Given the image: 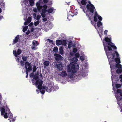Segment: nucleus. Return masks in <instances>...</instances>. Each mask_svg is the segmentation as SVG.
<instances>
[{
    "instance_id": "nucleus-56",
    "label": "nucleus",
    "mask_w": 122,
    "mask_h": 122,
    "mask_svg": "<svg viewBox=\"0 0 122 122\" xmlns=\"http://www.w3.org/2000/svg\"><path fill=\"white\" fill-rule=\"evenodd\" d=\"M108 32V31L107 30H105L104 31V34L105 35H106Z\"/></svg>"
},
{
    "instance_id": "nucleus-25",
    "label": "nucleus",
    "mask_w": 122,
    "mask_h": 122,
    "mask_svg": "<svg viewBox=\"0 0 122 122\" xmlns=\"http://www.w3.org/2000/svg\"><path fill=\"white\" fill-rule=\"evenodd\" d=\"M1 112V115H4V114L5 113V109L4 108H2L0 110Z\"/></svg>"
},
{
    "instance_id": "nucleus-18",
    "label": "nucleus",
    "mask_w": 122,
    "mask_h": 122,
    "mask_svg": "<svg viewBox=\"0 0 122 122\" xmlns=\"http://www.w3.org/2000/svg\"><path fill=\"white\" fill-rule=\"evenodd\" d=\"M67 75L66 71H62L61 74V76H66Z\"/></svg>"
},
{
    "instance_id": "nucleus-26",
    "label": "nucleus",
    "mask_w": 122,
    "mask_h": 122,
    "mask_svg": "<svg viewBox=\"0 0 122 122\" xmlns=\"http://www.w3.org/2000/svg\"><path fill=\"white\" fill-rule=\"evenodd\" d=\"M72 42L71 41H70L68 44V48H70L72 46Z\"/></svg>"
},
{
    "instance_id": "nucleus-57",
    "label": "nucleus",
    "mask_w": 122,
    "mask_h": 122,
    "mask_svg": "<svg viewBox=\"0 0 122 122\" xmlns=\"http://www.w3.org/2000/svg\"><path fill=\"white\" fill-rule=\"evenodd\" d=\"M30 31L28 30L26 32V35H28L30 34Z\"/></svg>"
},
{
    "instance_id": "nucleus-24",
    "label": "nucleus",
    "mask_w": 122,
    "mask_h": 122,
    "mask_svg": "<svg viewBox=\"0 0 122 122\" xmlns=\"http://www.w3.org/2000/svg\"><path fill=\"white\" fill-rule=\"evenodd\" d=\"M59 51L60 53L62 55L63 54V47H61L59 48Z\"/></svg>"
},
{
    "instance_id": "nucleus-9",
    "label": "nucleus",
    "mask_w": 122,
    "mask_h": 122,
    "mask_svg": "<svg viewBox=\"0 0 122 122\" xmlns=\"http://www.w3.org/2000/svg\"><path fill=\"white\" fill-rule=\"evenodd\" d=\"M63 65L61 63L58 64L57 62H55L54 63V66L55 67L57 68L59 71H61L62 70Z\"/></svg>"
},
{
    "instance_id": "nucleus-41",
    "label": "nucleus",
    "mask_w": 122,
    "mask_h": 122,
    "mask_svg": "<svg viewBox=\"0 0 122 122\" xmlns=\"http://www.w3.org/2000/svg\"><path fill=\"white\" fill-rule=\"evenodd\" d=\"M40 90V92H41V93L42 94H43L45 92V91L42 89H39Z\"/></svg>"
},
{
    "instance_id": "nucleus-15",
    "label": "nucleus",
    "mask_w": 122,
    "mask_h": 122,
    "mask_svg": "<svg viewBox=\"0 0 122 122\" xmlns=\"http://www.w3.org/2000/svg\"><path fill=\"white\" fill-rule=\"evenodd\" d=\"M5 3L3 2H1L0 4V13L2 12V10L1 8L3 10L5 9Z\"/></svg>"
},
{
    "instance_id": "nucleus-48",
    "label": "nucleus",
    "mask_w": 122,
    "mask_h": 122,
    "mask_svg": "<svg viewBox=\"0 0 122 122\" xmlns=\"http://www.w3.org/2000/svg\"><path fill=\"white\" fill-rule=\"evenodd\" d=\"M42 7L40 5L37 7V8L38 10H40L42 8Z\"/></svg>"
},
{
    "instance_id": "nucleus-11",
    "label": "nucleus",
    "mask_w": 122,
    "mask_h": 122,
    "mask_svg": "<svg viewBox=\"0 0 122 122\" xmlns=\"http://www.w3.org/2000/svg\"><path fill=\"white\" fill-rule=\"evenodd\" d=\"M54 89V88L53 85L52 84H49L48 85V86L47 87L46 91L50 92L52 91Z\"/></svg>"
},
{
    "instance_id": "nucleus-64",
    "label": "nucleus",
    "mask_w": 122,
    "mask_h": 122,
    "mask_svg": "<svg viewBox=\"0 0 122 122\" xmlns=\"http://www.w3.org/2000/svg\"><path fill=\"white\" fill-rule=\"evenodd\" d=\"M34 29L33 28H32L31 29V32H33L34 31Z\"/></svg>"
},
{
    "instance_id": "nucleus-53",
    "label": "nucleus",
    "mask_w": 122,
    "mask_h": 122,
    "mask_svg": "<svg viewBox=\"0 0 122 122\" xmlns=\"http://www.w3.org/2000/svg\"><path fill=\"white\" fill-rule=\"evenodd\" d=\"M48 41L50 43H51L52 44H53V41L52 40H51L50 39H48Z\"/></svg>"
},
{
    "instance_id": "nucleus-5",
    "label": "nucleus",
    "mask_w": 122,
    "mask_h": 122,
    "mask_svg": "<svg viewBox=\"0 0 122 122\" xmlns=\"http://www.w3.org/2000/svg\"><path fill=\"white\" fill-rule=\"evenodd\" d=\"M33 78L36 81L35 84L36 85L38 86V88H40L42 87V85L43 83L42 80L41 79H40L39 77H30Z\"/></svg>"
},
{
    "instance_id": "nucleus-20",
    "label": "nucleus",
    "mask_w": 122,
    "mask_h": 122,
    "mask_svg": "<svg viewBox=\"0 0 122 122\" xmlns=\"http://www.w3.org/2000/svg\"><path fill=\"white\" fill-rule=\"evenodd\" d=\"M43 64L44 65L47 66H49L50 64V62L49 61H46L44 62Z\"/></svg>"
},
{
    "instance_id": "nucleus-59",
    "label": "nucleus",
    "mask_w": 122,
    "mask_h": 122,
    "mask_svg": "<svg viewBox=\"0 0 122 122\" xmlns=\"http://www.w3.org/2000/svg\"><path fill=\"white\" fill-rule=\"evenodd\" d=\"M33 11L36 13H37V10L36 8H34L33 9Z\"/></svg>"
},
{
    "instance_id": "nucleus-50",
    "label": "nucleus",
    "mask_w": 122,
    "mask_h": 122,
    "mask_svg": "<svg viewBox=\"0 0 122 122\" xmlns=\"http://www.w3.org/2000/svg\"><path fill=\"white\" fill-rule=\"evenodd\" d=\"M80 59L82 61H83L85 59L84 57L82 56H81L80 57Z\"/></svg>"
},
{
    "instance_id": "nucleus-60",
    "label": "nucleus",
    "mask_w": 122,
    "mask_h": 122,
    "mask_svg": "<svg viewBox=\"0 0 122 122\" xmlns=\"http://www.w3.org/2000/svg\"><path fill=\"white\" fill-rule=\"evenodd\" d=\"M43 2L44 3H47L48 2V0H43Z\"/></svg>"
},
{
    "instance_id": "nucleus-12",
    "label": "nucleus",
    "mask_w": 122,
    "mask_h": 122,
    "mask_svg": "<svg viewBox=\"0 0 122 122\" xmlns=\"http://www.w3.org/2000/svg\"><path fill=\"white\" fill-rule=\"evenodd\" d=\"M54 56H55V59L57 61H61L62 60V57L60 55L57 54H55Z\"/></svg>"
},
{
    "instance_id": "nucleus-17",
    "label": "nucleus",
    "mask_w": 122,
    "mask_h": 122,
    "mask_svg": "<svg viewBox=\"0 0 122 122\" xmlns=\"http://www.w3.org/2000/svg\"><path fill=\"white\" fill-rule=\"evenodd\" d=\"M115 66L116 68H122V66L121 64H120V63L116 64Z\"/></svg>"
},
{
    "instance_id": "nucleus-49",
    "label": "nucleus",
    "mask_w": 122,
    "mask_h": 122,
    "mask_svg": "<svg viewBox=\"0 0 122 122\" xmlns=\"http://www.w3.org/2000/svg\"><path fill=\"white\" fill-rule=\"evenodd\" d=\"M12 119L10 120V122H13L15 121V119L14 118H11Z\"/></svg>"
},
{
    "instance_id": "nucleus-7",
    "label": "nucleus",
    "mask_w": 122,
    "mask_h": 122,
    "mask_svg": "<svg viewBox=\"0 0 122 122\" xmlns=\"http://www.w3.org/2000/svg\"><path fill=\"white\" fill-rule=\"evenodd\" d=\"M25 68L26 69V71L28 72H30L32 70L31 65L28 61L25 62Z\"/></svg>"
},
{
    "instance_id": "nucleus-28",
    "label": "nucleus",
    "mask_w": 122,
    "mask_h": 122,
    "mask_svg": "<svg viewBox=\"0 0 122 122\" xmlns=\"http://www.w3.org/2000/svg\"><path fill=\"white\" fill-rule=\"evenodd\" d=\"M8 116L10 119H11L13 117V114L11 112L8 113Z\"/></svg>"
},
{
    "instance_id": "nucleus-21",
    "label": "nucleus",
    "mask_w": 122,
    "mask_h": 122,
    "mask_svg": "<svg viewBox=\"0 0 122 122\" xmlns=\"http://www.w3.org/2000/svg\"><path fill=\"white\" fill-rule=\"evenodd\" d=\"M61 44L64 46H66L67 44L66 41L65 40H63L61 41Z\"/></svg>"
},
{
    "instance_id": "nucleus-38",
    "label": "nucleus",
    "mask_w": 122,
    "mask_h": 122,
    "mask_svg": "<svg viewBox=\"0 0 122 122\" xmlns=\"http://www.w3.org/2000/svg\"><path fill=\"white\" fill-rule=\"evenodd\" d=\"M29 2L30 5L32 6L34 4L33 0H29Z\"/></svg>"
},
{
    "instance_id": "nucleus-4",
    "label": "nucleus",
    "mask_w": 122,
    "mask_h": 122,
    "mask_svg": "<svg viewBox=\"0 0 122 122\" xmlns=\"http://www.w3.org/2000/svg\"><path fill=\"white\" fill-rule=\"evenodd\" d=\"M86 7L87 10L85 12L86 16H87L89 18V19L91 20V17L89 16V14H90L91 13H93L94 12V10L95 9V8L94 5L92 4L91 5L87 4L86 5Z\"/></svg>"
},
{
    "instance_id": "nucleus-36",
    "label": "nucleus",
    "mask_w": 122,
    "mask_h": 122,
    "mask_svg": "<svg viewBox=\"0 0 122 122\" xmlns=\"http://www.w3.org/2000/svg\"><path fill=\"white\" fill-rule=\"evenodd\" d=\"M40 23V21L39 20H37L34 22V25L35 26H36L38 25Z\"/></svg>"
},
{
    "instance_id": "nucleus-45",
    "label": "nucleus",
    "mask_w": 122,
    "mask_h": 122,
    "mask_svg": "<svg viewBox=\"0 0 122 122\" xmlns=\"http://www.w3.org/2000/svg\"><path fill=\"white\" fill-rule=\"evenodd\" d=\"M117 93L120 94L122 92V90L121 89H118L117 90Z\"/></svg>"
},
{
    "instance_id": "nucleus-62",
    "label": "nucleus",
    "mask_w": 122,
    "mask_h": 122,
    "mask_svg": "<svg viewBox=\"0 0 122 122\" xmlns=\"http://www.w3.org/2000/svg\"><path fill=\"white\" fill-rule=\"evenodd\" d=\"M28 22L27 21L25 22L24 23V25H28Z\"/></svg>"
},
{
    "instance_id": "nucleus-10",
    "label": "nucleus",
    "mask_w": 122,
    "mask_h": 122,
    "mask_svg": "<svg viewBox=\"0 0 122 122\" xmlns=\"http://www.w3.org/2000/svg\"><path fill=\"white\" fill-rule=\"evenodd\" d=\"M22 51L20 49H18L17 51V52L16 50H14L13 51V53L14 55L16 57H17V55H20L22 53Z\"/></svg>"
},
{
    "instance_id": "nucleus-55",
    "label": "nucleus",
    "mask_w": 122,
    "mask_h": 122,
    "mask_svg": "<svg viewBox=\"0 0 122 122\" xmlns=\"http://www.w3.org/2000/svg\"><path fill=\"white\" fill-rule=\"evenodd\" d=\"M39 73L38 71H37L36 72V75L34 76H39Z\"/></svg>"
},
{
    "instance_id": "nucleus-58",
    "label": "nucleus",
    "mask_w": 122,
    "mask_h": 122,
    "mask_svg": "<svg viewBox=\"0 0 122 122\" xmlns=\"http://www.w3.org/2000/svg\"><path fill=\"white\" fill-rule=\"evenodd\" d=\"M33 23L31 22L28 25L29 26H31L33 25Z\"/></svg>"
},
{
    "instance_id": "nucleus-43",
    "label": "nucleus",
    "mask_w": 122,
    "mask_h": 122,
    "mask_svg": "<svg viewBox=\"0 0 122 122\" xmlns=\"http://www.w3.org/2000/svg\"><path fill=\"white\" fill-rule=\"evenodd\" d=\"M41 11L42 12V13H46V11H47V10H46L42 9L41 10Z\"/></svg>"
},
{
    "instance_id": "nucleus-37",
    "label": "nucleus",
    "mask_w": 122,
    "mask_h": 122,
    "mask_svg": "<svg viewBox=\"0 0 122 122\" xmlns=\"http://www.w3.org/2000/svg\"><path fill=\"white\" fill-rule=\"evenodd\" d=\"M115 86L116 88H120L121 86V85L119 84H116Z\"/></svg>"
},
{
    "instance_id": "nucleus-51",
    "label": "nucleus",
    "mask_w": 122,
    "mask_h": 122,
    "mask_svg": "<svg viewBox=\"0 0 122 122\" xmlns=\"http://www.w3.org/2000/svg\"><path fill=\"white\" fill-rule=\"evenodd\" d=\"M35 80L34 79H32V83L33 84V85H35V82H36V81H35Z\"/></svg>"
},
{
    "instance_id": "nucleus-8",
    "label": "nucleus",
    "mask_w": 122,
    "mask_h": 122,
    "mask_svg": "<svg viewBox=\"0 0 122 122\" xmlns=\"http://www.w3.org/2000/svg\"><path fill=\"white\" fill-rule=\"evenodd\" d=\"M94 16V20L95 22H96L97 21V18H98L99 21H101L102 20V18L100 15H99L97 11H96L95 12Z\"/></svg>"
},
{
    "instance_id": "nucleus-32",
    "label": "nucleus",
    "mask_w": 122,
    "mask_h": 122,
    "mask_svg": "<svg viewBox=\"0 0 122 122\" xmlns=\"http://www.w3.org/2000/svg\"><path fill=\"white\" fill-rule=\"evenodd\" d=\"M22 59L23 61H24L26 62L27 61V57L25 56H23L22 57Z\"/></svg>"
},
{
    "instance_id": "nucleus-44",
    "label": "nucleus",
    "mask_w": 122,
    "mask_h": 122,
    "mask_svg": "<svg viewBox=\"0 0 122 122\" xmlns=\"http://www.w3.org/2000/svg\"><path fill=\"white\" fill-rule=\"evenodd\" d=\"M75 56L76 57L78 58L80 56V54L79 53H76L75 55Z\"/></svg>"
},
{
    "instance_id": "nucleus-47",
    "label": "nucleus",
    "mask_w": 122,
    "mask_h": 122,
    "mask_svg": "<svg viewBox=\"0 0 122 122\" xmlns=\"http://www.w3.org/2000/svg\"><path fill=\"white\" fill-rule=\"evenodd\" d=\"M77 51V49L76 48H74L73 50V51L74 53H76Z\"/></svg>"
},
{
    "instance_id": "nucleus-2",
    "label": "nucleus",
    "mask_w": 122,
    "mask_h": 122,
    "mask_svg": "<svg viewBox=\"0 0 122 122\" xmlns=\"http://www.w3.org/2000/svg\"><path fill=\"white\" fill-rule=\"evenodd\" d=\"M55 77L56 80L57 81L63 84H65L66 81H71L73 80L75 81H78L79 79L77 81H76L75 78L77 79V77Z\"/></svg>"
},
{
    "instance_id": "nucleus-46",
    "label": "nucleus",
    "mask_w": 122,
    "mask_h": 122,
    "mask_svg": "<svg viewBox=\"0 0 122 122\" xmlns=\"http://www.w3.org/2000/svg\"><path fill=\"white\" fill-rule=\"evenodd\" d=\"M41 15L43 18H45L46 16L45 13H41Z\"/></svg>"
},
{
    "instance_id": "nucleus-34",
    "label": "nucleus",
    "mask_w": 122,
    "mask_h": 122,
    "mask_svg": "<svg viewBox=\"0 0 122 122\" xmlns=\"http://www.w3.org/2000/svg\"><path fill=\"white\" fill-rule=\"evenodd\" d=\"M28 26H25L24 27L23 29V31L24 32L26 31L28 29Z\"/></svg>"
},
{
    "instance_id": "nucleus-22",
    "label": "nucleus",
    "mask_w": 122,
    "mask_h": 122,
    "mask_svg": "<svg viewBox=\"0 0 122 122\" xmlns=\"http://www.w3.org/2000/svg\"><path fill=\"white\" fill-rule=\"evenodd\" d=\"M54 9L53 8H50L47 10V12L48 13H52Z\"/></svg>"
},
{
    "instance_id": "nucleus-40",
    "label": "nucleus",
    "mask_w": 122,
    "mask_h": 122,
    "mask_svg": "<svg viewBox=\"0 0 122 122\" xmlns=\"http://www.w3.org/2000/svg\"><path fill=\"white\" fill-rule=\"evenodd\" d=\"M31 20V18L30 17H29L28 19H27V21L28 22V23H29L30 22Z\"/></svg>"
},
{
    "instance_id": "nucleus-19",
    "label": "nucleus",
    "mask_w": 122,
    "mask_h": 122,
    "mask_svg": "<svg viewBox=\"0 0 122 122\" xmlns=\"http://www.w3.org/2000/svg\"><path fill=\"white\" fill-rule=\"evenodd\" d=\"M61 40H57L56 41V44L57 46H59L61 44Z\"/></svg>"
},
{
    "instance_id": "nucleus-29",
    "label": "nucleus",
    "mask_w": 122,
    "mask_h": 122,
    "mask_svg": "<svg viewBox=\"0 0 122 122\" xmlns=\"http://www.w3.org/2000/svg\"><path fill=\"white\" fill-rule=\"evenodd\" d=\"M67 70L69 72H71V68L69 65H68L67 66Z\"/></svg>"
},
{
    "instance_id": "nucleus-33",
    "label": "nucleus",
    "mask_w": 122,
    "mask_h": 122,
    "mask_svg": "<svg viewBox=\"0 0 122 122\" xmlns=\"http://www.w3.org/2000/svg\"><path fill=\"white\" fill-rule=\"evenodd\" d=\"M5 110L6 112H8V113L9 112H10V110L9 108L7 106L5 109Z\"/></svg>"
},
{
    "instance_id": "nucleus-63",
    "label": "nucleus",
    "mask_w": 122,
    "mask_h": 122,
    "mask_svg": "<svg viewBox=\"0 0 122 122\" xmlns=\"http://www.w3.org/2000/svg\"><path fill=\"white\" fill-rule=\"evenodd\" d=\"M36 5L37 6V7H38V6H39L40 5V4L39 3L37 2L36 3Z\"/></svg>"
},
{
    "instance_id": "nucleus-1",
    "label": "nucleus",
    "mask_w": 122,
    "mask_h": 122,
    "mask_svg": "<svg viewBox=\"0 0 122 122\" xmlns=\"http://www.w3.org/2000/svg\"><path fill=\"white\" fill-rule=\"evenodd\" d=\"M105 41L107 42L106 43H103V45L105 51L106 55L108 58H110V55L112 53V48L114 50L117 49V47L111 41V38L108 37H106L104 39Z\"/></svg>"
},
{
    "instance_id": "nucleus-35",
    "label": "nucleus",
    "mask_w": 122,
    "mask_h": 122,
    "mask_svg": "<svg viewBox=\"0 0 122 122\" xmlns=\"http://www.w3.org/2000/svg\"><path fill=\"white\" fill-rule=\"evenodd\" d=\"M47 88V87H46L45 86H42V87H41L40 88H38V89H42L43 90H46V89Z\"/></svg>"
},
{
    "instance_id": "nucleus-30",
    "label": "nucleus",
    "mask_w": 122,
    "mask_h": 122,
    "mask_svg": "<svg viewBox=\"0 0 122 122\" xmlns=\"http://www.w3.org/2000/svg\"><path fill=\"white\" fill-rule=\"evenodd\" d=\"M8 112H5L4 114V115H2L5 118H7L8 117Z\"/></svg>"
},
{
    "instance_id": "nucleus-54",
    "label": "nucleus",
    "mask_w": 122,
    "mask_h": 122,
    "mask_svg": "<svg viewBox=\"0 0 122 122\" xmlns=\"http://www.w3.org/2000/svg\"><path fill=\"white\" fill-rule=\"evenodd\" d=\"M43 7L44 8L43 9L47 10V6L46 5H45L43 6Z\"/></svg>"
},
{
    "instance_id": "nucleus-52",
    "label": "nucleus",
    "mask_w": 122,
    "mask_h": 122,
    "mask_svg": "<svg viewBox=\"0 0 122 122\" xmlns=\"http://www.w3.org/2000/svg\"><path fill=\"white\" fill-rule=\"evenodd\" d=\"M40 18L41 16L40 15H38L37 17L36 20H38L40 19Z\"/></svg>"
},
{
    "instance_id": "nucleus-27",
    "label": "nucleus",
    "mask_w": 122,
    "mask_h": 122,
    "mask_svg": "<svg viewBox=\"0 0 122 122\" xmlns=\"http://www.w3.org/2000/svg\"><path fill=\"white\" fill-rule=\"evenodd\" d=\"M110 68L111 69V73L112 74V76H113V75H114V74H115V72H114V71H113V70H114V68L113 67V68H112V66L111 65H110Z\"/></svg>"
},
{
    "instance_id": "nucleus-42",
    "label": "nucleus",
    "mask_w": 122,
    "mask_h": 122,
    "mask_svg": "<svg viewBox=\"0 0 122 122\" xmlns=\"http://www.w3.org/2000/svg\"><path fill=\"white\" fill-rule=\"evenodd\" d=\"M24 61H21L20 62V63L21 64V66H23L25 64V62H24Z\"/></svg>"
},
{
    "instance_id": "nucleus-3",
    "label": "nucleus",
    "mask_w": 122,
    "mask_h": 122,
    "mask_svg": "<svg viewBox=\"0 0 122 122\" xmlns=\"http://www.w3.org/2000/svg\"><path fill=\"white\" fill-rule=\"evenodd\" d=\"M115 55H116L117 57V58H115V62L117 64L120 63L121 61L120 58L119 57V55L117 51H114L113 52L111 53V55H110V58H108L107 56L109 62H112L113 61V60L114 59Z\"/></svg>"
},
{
    "instance_id": "nucleus-39",
    "label": "nucleus",
    "mask_w": 122,
    "mask_h": 122,
    "mask_svg": "<svg viewBox=\"0 0 122 122\" xmlns=\"http://www.w3.org/2000/svg\"><path fill=\"white\" fill-rule=\"evenodd\" d=\"M37 69L36 66L34 65L33 67V72H34Z\"/></svg>"
},
{
    "instance_id": "nucleus-23",
    "label": "nucleus",
    "mask_w": 122,
    "mask_h": 122,
    "mask_svg": "<svg viewBox=\"0 0 122 122\" xmlns=\"http://www.w3.org/2000/svg\"><path fill=\"white\" fill-rule=\"evenodd\" d=\"M97 25L98 27L102 25V23L100 21L98 20L97 23Z\"/></svg>"
},
{
    "instance_id": "nucleus-16",
    "label": "nucleus",
    "mask_w": 122,
    "mask_h": 122,
    "mask_svg": "<svg viewBox=\"0 0 122 122\" xmlns=\"http://www.w3.org/2000/svg\"><path fill=\"white\" fill-rule=\"evenodd\" d=\"M116 73L117 74H120L122 73V68H118L116 71ZM119 76H122V74Z\"/></svg>"
},
{
    "instance_id": "nucleus-31",
    "label": "nucleus",
    "mask_w": 122,
    "mask_h": 122,
    "mask_svg": "<svg viewBox=\"0 0 122 122\" xmlns=\"http://www.w3.org/2000/svg\"><path fill=\"white\" fill-rule=\"evenodd\" d=\"M58 51V48L56 47H54L53 49V51L55 52H56Z\"/></svg>"
},
{
    "instance_id": "nucleus-14",
    "label": "nucleus",
    "mask_w": 122,
    "mask_h": 122,
    "mask_svg": "<svg viewBox=\"0 0 122 122\" xmlns=\"http://www.w3.org/2000/svg\"><path fill=\"white\" fill-rule=\"evenodd\" d=\"M19 38L20 37L19 35L16 36L15 39L13 40V43L15 44L16 43L19 41Z\"/></svg>"
},
{
    "instance_id": "nucleus-61",
    "label": "nucleus",
    "mask_w": 122,
    "mask_h": 122,
    "mask_svg": "<svg viewBox=\"0 0 122 122\" xmlns=\"http://www.w3.org/2000/svg\"><path fill=\"white\" fill-rule=\"evenodd\" d=\"M42 20L44 22H45L47 20V19L46 18H44L42 19Z\"/></svg>"
},
{
    "instance_id": "nucleus-13",
    "label": "nucleus",
    "mask_w": 122,
    "mask_h": 122,
    "mask_svg": "<svg viewBox=\"0 0 122 122\" xmlns=\"http://www.w3.org/2000/svg\"><path fill=\"white\" fill-rule=\"evenodd\" d=\"M77 0L78 4L81 6V4L82 5H86L87 4L86 1L87 0Z\"/></svg>"
},
{
    "instance_id": "nucleus-6",
    "label": "nucleus",
    "mask_w": 122,
    "mask_h": 122,
    "mask_svg": "<svg viewBox=\"0 0 122 122\" xmlns=\"http://www.w3.org/2000/svg\"><path fill=\"white\" fill-rule=\"evenodd\" d=\"M79 65L78 64H74L71 66V71L73 73H75L79 69Z\"/></svg>"
}]
</instances>
